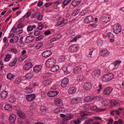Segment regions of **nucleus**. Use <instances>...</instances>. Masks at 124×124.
Segmentation results:
<instances>
[{
  "label": "nucleus",
  "instance_id": "nucleus-1",
  "mask_svg": "<svg viewBox=\"0 0 124 124\" xmlns=\"http://www.w3.org/2000/svg\"><path fill=\"white\" fill-rule=\"evenodd\" d=\"M56 63L55 59L53 58H51L48 59L46 61L45 64L47 67L50 68L55 65Z\"/></svg>",
  "mask_w": 124,
  "mask_h": 124
},
{
  "label": "nucleus",
  "instance_id": "nucleus-2",
  "mask_svg": "<svg viewBox=\"0 0 124 124\" xmlns=\"http://www.w3.org/2000/svg\"><path fill=\"white\" fill-rule=\"evenodd\" d=\"M114 77L113 74L109 73L104 75L102 78V80L104 82H107L112 79Z\"/></svg>",
  "mask_w": 124,
  "mask_h": 124
},
{
  "label": "nucleus",
  "instance_id": "nucleus-3",
  "mask_svg": "<svg viewBox=\"0 0 124 124\" xmlns=\"http://www.w3.org/2000/svg\"><path fill=\"white\" fill-rule=\"evenodd\" d=\"M113 29L114 33L119 34L121 31V27L119 24H117L113 26Z\"/></svg>",
  "mask_w": 124,
  "mask_h": 124
},
{
  "label": "nucleus",
  "instance_id": "nucleus-4",
  "mask_svg": "<svg viewBox=\"0 0 124 124\" xmlns=\"http://www.w3.org/2000/svg\"><path fill=\"white\" fill-rule=\"evenodd\" d=\"M16 116L13 114L10 115L8 120L10 123L11 124H15L16 120Z\"/></svg>",
  "mask_w": 124,
  "mask_h": 124
},
{
  "label": "nucleus",
  "instance_id": "nucleus-5",
  "mask_svg": "<svg viewBox=\"0 0 124 124\" xmlns=\"http://www.w3.org/2000/svg\"><path fill=\"white\" fill-rule=\"evenodd\" d=\"M79 47L75 45H73L70 46L69 49L70 52H74L77 51Z\"/></svg>",
  "mask_w": 124,
  "mask_h": 124
},
{
  "label": "nucleus",
  "instance_id": "nucleus-6",
  "mask_svg": "<svg viewBox=\"0 0 124 124\" xmlns=\"http://www.w3.org/2000/svg\"><path fill=\"white\" fill-rule=\"evenodd\" d=\"M69 79L65 78L63 80L61 81V86L62 87L65 88L67 86V85L69 82Z\"/></svg>",
  "mask_w": 124,
  "mask_h": 124
},
{
  "label": "nucleus",
  "instance_id": "nucleus-7",
  "mask_svg": "<svg viewBox=\"0 0 124 124\" xmlns=\"http://www.w3.org/2000/svg\"><path fill=\"white\" fill-rule=\"evenodd\" d=\"M109 16L107 15H103L101 18V21L104 23H107L110 20Z\"/></svg>",
  "mask_w": 124,
  "mask_h": 124
},
{
  "label": "nucleus",
  "instance_id": "nucleus-8",
  "mask_svg": "<svg viewBox=\"0 0 124 124\" xmlns=\"http://www.w3.org/2000/svg\"><path fill=\"white\" fill-rule=\"evenodd\" d=\"M93 16L91 15L87 16L85 19V22L86 23H89L92 22L93 20Z\"/></svg>",
  "mask_w": 124,
  "mask_h": 124
},
{
  "label": "nucleus",
  "instance_id": "nucleus-9",
  "mask_svg": "<svg viewBox=\"0 0 124 124\" xmlns=\"http://www.w3.org/2000/svg\"><path fill=\"white\" fill-rule=\"evenodd\" d=\"M54 102L56 106L59 107L62 106L63 104L62 100L58 98L54 99Z\"/></svg>",
  "mask_w": 124,
  "mask_h": 124
},
{
  "label": "nucleus",
  "instance_id": "nucleus-10",
  "mask_svg": "<svg viewBox=\"0 0 124 124\" xmlns=\"http://www.w3.org/2000/svg\"><path fill=\"white\" fill-rule=\"evenodd\" d=\"M101 73V71L99 69H97L93 71L92 73V76L94 78L98 77Z\"/></svg>",
  "mask_w": 124,
  "mask_h": 124
},
{
  "label": "nucleus",
  "instance_id": "nucleus-11",
  "mask_svg": "<svg viewBox=\"0 0 124 124\" xmlns=\"http://www.w3.org/2000/svg\"><path fill=\"white\" fill-rule=\"evenodd\" d=\"M34 39V37L32 36H27L25 42L26 43H29L32 42Z\"/></svg>",
  "mask_w": 124,
  "mask_h": 124
},
{
  "label": "nucleus",
  "instance_id": "nucleus-12",
  "mask_svg": "<svg viewBox=\"0 0 124 124\" xmlns=\"http://www.w3.org/2000/svg\"><path fill=\"white\" fill-rule=\"evenodd\" d=\"M59 93L58 91H52L49 92L47 93L48 96L51 97H53L56 96Z\"/></svg>",
  "mask_w": 124,
  "mask_h": 124
},
{
  "label": "nucleus",
  "instance_id": "nucleus-13",
  "mask_svg": "<svg viewBox=\"0 0 124 124\" xmlns=\"http://www.w3.org/2000/svg\"><path fill=\"white\" fill-rule=\"evenodd\" d=\"M26 51L25 50H23L22 52V55L19 58V60L21 61H22L23 60L25 59L27 57L26 55H25V54L26 53Z\"/></svg>",
  "mask_w": 124,
  "mask_h": 124
},
{
  "label": "nucleus",
  "instance_id": "nucleus-14",
  "mask_svg": "<svg viewBox=\"0 0 124 124\" xmlns=\"http://www.w3.org/2000/svg\"><path fill=\"white\" fill-rule=\"evenodd\" d=\"M17 113L18 116L20 118L23 119L25 118V115L24 112L20 110H18L17 111Z\"/></svg>",
  "mask_w": 124,
  "mask_h": 124
},
{
  "label": "nucleus",
  "instance_id": "nucleus-15",
  "mask_svg": "<svg viewBox=\"0 0 124 124\" xmlns=\"http://www.w3.org/2000/svg\"><path fill=\"white\" fill-rule=\"evenodd\" d=\"M112 91V89L109 87L103 90V93L105 95H108Z\"/></svg>",
  "mask_w": 124,
  "mask_h": 124
},
{
  "label": "nucleus",
  "instance_id": "nucleus-16",
  "mask_svg": "<svg viewBox=\"0 0 124 124\" xmlns=\"http://www.w3.org/2000/svg\"><path fill=\"white\" fill-rule=\"evenodd\" d=\"M32 64L31 62H28L25 64L24 66V70H27L31 68L32 66Z\"/></svg>",
  "mask_w": 124,
  "mask_h": 124
},
{
  "label": "nucleus",
  "instance_id": "nucleus-17",
  "mask_svg": "<svg viewBox=\"0 0 124 124\" xmlns=\"http://www.w3.org/2000/svg\"><path fill=\"white\" fill-rule=\"evenodd\" d=\"M51 54V52L48 50L44 51L42 53V56L43 57H46L49 56Z\"/></svg>",
  "mask_w": 124,
  "mask_h": 124
},
{
  "label": "nucleus",
  "instance_id": "nucleus-18",
  "mask_svg": "<svg viewBox=\"0 0 124 124\" xmlns=\"http://www.w3.org/2000/svg\"><path fill=\"white\" fill-rule=\"evenodd\" d=\"M92 87V85L90 83H86L84 85V88L85 90H89L91 89Z\"/></svg>",
  "mask_w": 124,
  "mask_h": 124
},
{
  "label": "nucleus",
  "instance_id": "nucleus-19",
  "mask_svg": "<svg viewBox=\"0 0 124 124\" xmlns=\"http://www.w3.org/2000/svg\"><path fill=\"white\" fill-rule=\"evenodd\" d=\"M35 97L34 94L29 95L26 96V99L27 101H30L34 99Z\"/></svg>",
  "mask_w": 124,
  "mask_h": 124
},
{
  "label": "nucleus",
  "instance_id": "nucleus-20",
  "mask_svg": "<svg viewBox=\"0 0 124 124\" xmlns=\"http://www.w3.org/2000/svg\"><path fill=\"white\" fill-rule=\"evenodd\" d=\"M67 20L66 19L62 21L59 20L57 22V25H60L62 26L64 25L67 22Z\"/></svg>",
  "mask_w": 124,
  "mask_h": 124
},
{
  "label": "nucleus",
  "instance_id": "nucleus-21",
  "mask_svg": "<svg viewBox=\"0 0 124 124\" xmlns=\"http://www.w3.org/2000/svg\"><path fill=\"white\" fill-rule=\"evenodd\" d=\"M110 102L112 107L118 106L119 105L118 102L116 100H111L110 101Z\"/></svg>",
  "mask_w": 124,
  "mask_h": 124
},
{
  "label": "nucleus",
  "instance_id": "nucleus-22",
  "mask_svg": "<svg viewBox=\"0 0 124 124\" xmlns=\"http://www.w3.org/2000/svg\"><path fill=\"white\" fill-rule=\"evenodd\" d=\"M8 95V92L6 91H3L1 93L0 97L3 99H5L7 97Z\"/></svg>",
  "mask_w": 124,
  "mask_h": 124
},
{
  "label": "nucleus",
  "instance_id": "nucleus-23",
  "mask_svg": "<svg viewBox=\"0 0 124 124\" xmlns=\"http://www.w3.org/2000/svg\"><path fill=\"white\" fill-rule=\"evenodd\" d=\"M51 68V70L53 72H55L57 71L59 69V66L57 65H54Z\"/></svg>",
  "mask_w": 124,
  "mask_h": 124
},
{
  "label": "nucleus",
  "instance_id": "nucleus-24",
  "mask_svg": "<svg viewBox=\"0 0 124 124\" xmlns=\"http://www.w3.org/2000/svg\"><path fill=\"white\" fill-rule=\"evenodd\" d=\"M42 69L41 67L39 65L36 66L33 68V70L36 72H39Z\"/></svg>",
  "mask_w": 124,
  "mask_h": 124
},
{
  "label": "nucleus",
  "instance_id": "nucleus-25",
  "mask_svg": "<svg viewBox=\"0 0 124 124\" xmlns=\"http://www.w3.org/2000/svg\"><path fill=\"white\" fill-rule=\"evenodd\" d=\"M76 91V88L75 87L70 88L68 90V93L70 94L75 93Z\"/></svg>",
  "mask_w": 124,
  "mask_h": 124
},
{
  "label": "nucleus",
  "instance_id": "nucleus-26",
  "mask_svg": "<svg viewBox=\"0 0 124 124\" xmlns=\"http://www.w3.org/2000/svg\"><path fill=\"white\" fill-rule=\"evenodd\" d=\"M80 99L79 98H76L73 99L71 101V103L72 104H77L80 101Z\"/></svg>",
  "mask_w": 124,
  "mask_h": 124
},
{
  "label": "nucleus",
  "instance_id": "nucleus-27",
  "mask_svg": "<svg viewBox=\"0 0 124 124\" xmlns=\"http://www.w3.org/2000/svg\"><path fill=\"white\" fill-rule=\"evenodd\" d=\"M80 2V0H74L72 2V5L74 7H76L78 5Z\"/></svg>",
  "mask_w": 124,
  "mask_h": 124
},
{
  "label": "nucleus",
  "instance_id": "nucleus-28",
  "mask_svg": "<svg viewBox=\"0 0 124 124\" xmlns=\"http://www.w3.org/2000/svg\"><path fill=\"white\" fill-rule=\"evenodd\" d=\"M73 117V116L70 114H67L64 121H68L72 119Z\"/></svg>",
  "mask_w": 124,
  "mask_h": 124
},
{
  "label": "nucleus",
  "instance_id": "nucleus-29",
  "mask_svg": "<svg viewBox=\"0 0 124 124\" xmlns=\"http://www.w3.org/2000/svg\"><path fill=\"white\" fill-rule=\"evenodd\" d=\"M34 75V74L33 73H28L25 75V77L27 79H30Z\"/></svg>",
  "mask_w": 124,
  "mask_h": 124
},
{
  "label": "nucleus",
  "instance_id": "nucleus-30",
  "mask_svg": "<svg viewBox=\"0 0 124 124\" xmlns=\"http://www.w3.org/2000/svg\"><path fill=\"white\" fill-rule=\"evenodd\" d=\"M81 70V69L80 67H75L74 70L73 71L75 73H80Z\"/></svg>",
  "mask_w": 124,
  "mask_h": 124
},
{
  "label": "nucleus",
  "instance_id": "nucleus-31",
  "mask_svg": "<svg viewBox=\"0 0 124 124\" xmlns=\"http://www.w3.org/2000/svg\"><path fill=\"white\" fill-rule=\"evenodd\" d=\"M4 108L5 110H12V106L11 105L7 104L5 105Z\"/></svg>",
  "mask_w": 124,
  "mask_h": 124
},
{
  "label": "nucleus",
  "instance_id": "nucleus-32",
  "mask_svg": "<svg viewBox=\"0 0 124 124\" xmlns=\"http://www.w3.org/2000/svg\"><path fill=\"white\" fill-rule=\"evenodd\" d=\"M101 53L102 56H105L108 55V54H109V52L107 51V50H102L101 52Z\"/></svg>",
  "mask_w": 124,
  "mask_h": 124
},
{
  "label": "nucleus",
  "instance_id": "nucleus-33",
  "mask_svg": "<svg viewBox=\"0 0 124 124\" xmlns=\"http://www.w3.org/2000/svg\"><path fill=\"white\" fill-rule=\"evenodd\" d=\"M79 37L78 36L75 37H73V36H72L70 37V38L72 39L70 41V42L71 43L72 42L76 41H77L78 39L79 38Z\"/></svg>",
  "mask_w": 124,
  "mask_h": 124
},
{
  "label": "nucleus",
  "instance_id": "nucleus-34",
  "mask_svg": "<svg viewBox=\"0 0 124 124\" xmlns=\"http://www.w3.org/2000/svg\"><path fill=\"white\" fill-rule=\"evenodd\" d=\"M51 81L50 80H45L43 82V84L45 86H46L48 85L51 83Z\"/></svg>",
  "mask_w": 124,
  "mask_h": 124
},
{
  "label": "nucleus",
  "instance_id": "nucleus-35",
  "mask_svg": "<svg viewBox=\"0 0 124 124\" xmlns=\"http://www.w3.org/2000/svg\"><path fill=\"white\" fill-rule=\"evenodd\" d=\"M93 99L91 98L90 96H87L84 100V101L86 102H89L93 100Z\"/></svg>",
  "mask_w": 124,
  "mask_h": 124
},
{
  "label": "nucleus",
  "instance_id": "nucleus-36",
  "mask_svg": "<svg viewBox=\"0 0 124 124\" xmlns=\"http://www.w3.org/2000/svg\"><path fill=\"white\" fill-rule=\"evenodd\" d=\"M14 76L11 73H8L7 75V78L9 80H11L13 78Z\"/></svg>",
  "mask_w": 124,
  "mask_h": 124
},
{
  "label": "nucleus",
  "instance_id": "nucleus-37",
  "mask_svg": "<svg viewBox=\"0 0 124 124\" xmlns=\"http://www.w3.org/2000/svg\"><path fill=\"white\" fill-rule=\"evenodd\" d=\"M16 100V98L13 96L10 97L8 99L9 101L12 103L14 102Z\"/></svg>",
  "mask_w": 124,
  "mask_h": 124
},
{
  "label": "nucleus",
  "instance_id": "nucleus-38",
  "mask_svg": "<svg viewBox=\"0 0 124 124\" xmlns=\"http://www.w3.org/2000/svg\"><path fill=\"white\" fill-rule=\"evenodd\" d=\"M40 15V13L38 12L35 13L32 15L31 16V17L32 18L36 17H38Z\"/></svg>",
  "mask_w": 124,
  "mask_h": 124
},
{
  "label": "nucleus",
  "instance_id": "nucleus-39",
  "mask_svg": "<svg viewBox=\"0 0 124 124\" xmlns=\"http://www.w3.org/2000/svg\"><path fill=\"white\" fill-rule=\"evenodd\" d=\"M93 120L91 118H89L85 121V124H90Z\"/></svg>",
  "mask_w": 124,
  "mask_h": 124
},
{
  "label": "nucleus",
  "instance_id": "nucleus-40",
  "mask_svg": "<svg viewBox=\"0 0 124 124\" xmlns=\"http://www.w3.org/2000/svg\"><path fill=\"white\" fill-rule=\"evenodd\" d=\"M44 25L41 23H39V26L37 28V29L39 30H42L44 28Z\"/></svg>",
  "mask_w": 124,
  "mask_h": 124
},
{
  "label": "nucleus",
  "instance_id": "nucleus-41",
  "mask_svg": "<svg viewBox=\"0 0 124 124\" xmlns=\"http://www.w3.org/2000/svg\"><path fill=\"white\" fill-rule=\"evenodd\" d=\"M43 44L42 43L40 42L37 44L35 46L36 49H38L40 48L42 46Z\"/></svg>",
  "mask_w": 124,
  "mask_h": 124
},
{
  "label": "nucleus",
  "instance_id": "nucleus-42",
  "mask_svg": "<svg viewBox=\"0 0 124 124\" xmlns=\"http://www.w3.org/2000/svg\"><path fill=\"white\" fill-rule=\"evenodd\" d=\"M36 106V105L35 103H32L30 106V108L31 109L34 110Z\"/></svg>",
  "mask_w": 124,
  "mask_h": 124
},
{
  "label": "nucleus",
  "instance_id": "nucleus-43",
  "mask_svg": "<svg viewBox=\"0 0 124 124\" xmlns=\"http://www.w3.org/2000/svg\"><path fill=\"white\" fill-rule=\"evenodd\" d=\"M31 15V12L30 11H29L27 12L26 14L24 15L23 17L25 18H27L29 17Z\"/></svg>",
  "mask_w": 124,
  "mask_h": 124
},
{
  "label": "nucleus",
  "instance_id": "nucleus-44",
  "mask_svg": "<svg viewBox=\"0 0 124 124\" xmlns=\"http://www.w3.org/2000/svg\"><path fill=\"white\" fill-rule=\"evenodd\" d=\"M88 115V114L87 112L84 111L80 113V115L82 116H85Z\"/></svg>",
  "mask_w": 124,
  "mask_h": 124
},
{
  "label": "nucleus",
  "instance_id": "nucleus-45",
  "mask_svg": "<svg viewBox=\"0 0 124 124\" xmlns=\"http://www.w3.org/2000/svg\"><path fill=\"white\" fill-rule=\"evenodd\" d=\"M71 0H65L63 1V4L64 6L67 5L70 1Z\"/></svg>",
  "mask_w": 124,
  "mask_h": 124
},
{
  "label": "nucleus",
  "instance_id": "nucleus-46",
  "mask_svg": "<svg viewBox=\"0 0 124 124\" xmlns=\"http://www.w3.org/2000/svg\"><path fill=\"white\" fill-rule=\"evenodd\" d=\"M102 105L106 106L108 104V101L106 100H104L102 101Z\"/></svg>",
  "mask_w": 124,
  "mask_h": 124
},
{
  "label": "nucleus",
  "instance_id": "nucleus-47",
  "mask_svg": "<svg viewBox=\"0 0 124 124\" xmlns=\"http://www.w3.org/2000/svg\"><path fill=\"white\" fill-rule=\"evenodd\" d=\"M19 24L17 25V28H22L24 27L23 24L21 23V21L19 22Z\"/></svg>",
  "mask_w": 124,
  "mask_h": 124
},
{
  "label": "nucleus",
  "instance_id": "nucleus-48",
  "mask_svg": "<svg viewBox=\"0 0 124 124\" xmlns=\"http://www.w3.org/2000/svg\"><path fill=\"white\" fill-rule=\"evenodd\" d=\"M10 51L12 53L16 54L17 52V50L15 48H12L11 49Z\"/></svg>",
  "mask_w": 124,
  "mask_h": 124
},
{
  "label": "nucleus",
  "instance_id": "nucleus-49",
  "mask_svg": "<svg viewBox=\"0 0 124 124\" xmlns=\"http://www.w3.org/2000/svg\"><path fill=\"white\" fill-rule=\"evenodd\" d=\"M121 62V61L120 60L116 61L114 63V65L115 66H117Z\"/></svg>",
  "mask_w": 124,
  "mask_h": 124
},
{
  "label": "nucleus",
  "instance_id": "nucleus-50",
  "mask_svg": "<svg viewBox=\"0 0 124 124\" xmlns=\"http://www.w3.org/2000/svg\"><path fill=\"white\" fill-rule=\"evenodd\" d=\"M97 44L98 46H101L102 45L103 42L101 40H98L97 41Z\"/></svg>",
  "mask_w": 124,
  "mask_h": 124
},
{
  "label": "nucleus",
  "instance_id": "nucleus-51",
  "mask_svg": "<svg viewBox=\"0 0 124 124\" xmlns=\"http://www.w3.org/2000/svg\"><path fill=\"white\" fill-rule=\"evenodd\" d=\"M80 12V10L79 9H77L73 13L74 16H75L78 14Z\"/></svg>",
  "mask_w": 124,
  "mask_h": 124
},
{
  "label": "nucleus",
  "instance_id": "nucleus-52",
  "mask_svg": "<svg viewBox=\"0 0 124 124\" xmlns=\"http://www.w3.org/2000/svg\"><path fill=\"white\" fill-rule=\"evenodd\" d=\"M108 124H112L113 120L112 118H110L108 120Z\"/></svg>",
  "mask_w": 124,
  "mask_h": 124
},
{
  "label": "nucleus",
  "instance_id": "nucleus-53",
  "mask_svg": "<svg viewBox=\"0 0 124 124\" xmlns=\"http://www.w3.org/2000/svg\"><path fill=\"white\" fill-rule=\"evenodd\" d=\"M17 29L16 28L13 27L11 31H12V32L14 33H17Z\"/></svg>",
  "mask_w": 124,
  "mask_h": 124
},
{
  "label": "nucleus",
  "instance_id": "nucleus-54",
  "mask_svg": "<svg viewBox=\"0 0 124 124\" xmlns=\"http://www.w3.org/2000/svg\"><path fill=\"white\" fill-rule=\"evenodd\" d=\"M61 0H57L55 1L54 4L57 5L61 3Z\"/></svg>",
  "mask_w": 124,
  "mask_h": 124
},
{
  "label": "nucleus",
  "instance_id": "nucleus-55",
  "mask_svg": "<svg viewBox=\"0 0 124 124\" xmlns=\"http://www.w3.org/2000/svg\"><path fill=\"white\" fill-rule=\"evenodd\" d=\"M99 88L97 90V92L98 93H99L100 92L101 90L102 89V85H99Z\"/></svg>",
  "mask_w": 124,
  "mask_h": 124
},
{
  "label": "nucleus",
  "instance_id": "nucleus-56",
  "mask_svg": "<svg viewBox=\"0 0 124 124\" xmlns=\"http://www.w3.org/2000/svg\"><path fill=\"white\" fill-rule=\"evenodd\" d=\"M93 49H90L89 54L88 55V56L89 57H91L92 54V53L93 51Z\"/></svg>",
  "mask_w": 124,
  "mask_h": 124
},
{
  "label": "nucleus",
  "instance_id": "nucleus-57",
  "mask_svg": "<svg viewBox=\"0 0 124 124\" xmlns=\"http://www.w3.org/2000/svg\"><path fill=\"white\" fill-rule=\"evenodd\" d=\"M71 12L70 11H67L66 13L65 16L67 17H68L70 15Z\"/></svg>",
  "mask_w": 124,
  "mask_h": 124
},
{
  "label": "nucleus",
  "instance_id": "nucleus-58",
  "mask_svg": "<svg viewBox=\"0 0 124 124\" xmlns=\"http://www.w3.org/2000/svg\"><path fill=\"white\" fill-rule=\"evenodd\" d=\"M26 92L28 93H31L32 92V89L31 88H28L26 89Z\"/></svg>",
  "mask_w": 124,
  "mask_h": 124
},
{
  "label": "nucleus",
  "instance_id": "nucleus-59",
  "mask_svg": "<svg viewBox=\"0 0 124 124\" xmlns=\"http://www.w3.org/2000/svg\"><path fill=\"white\" fill-rule=\"evenodd\" d=\"M40 32L41 31H40L37 30L34 32V34L36 36H38L40 34Z\"/></svg>",
  "mask_w": 124,
  "mask_h": 124
},
{
  "label": "nucleus",
  "instance_id": "nucleus-60",
  "mask_svg": "<svg viewBox=\"0 0 124 124\" xmlns=\"http://www.w3.org/2000/svg\"><path fill=\"white\" fill-rule=\"evenodd\" d=\"M13 39L15 43H16L18 40V38L17 36H14Z\"/></svg>",
  "mask_w": 124,
  "mask_h": 124
},
{
  "label": "nucleus",
  "instance_id": "nucleus-61",
  "mask_svg": "<svg viewBox=\"0 0 124 124\" xmlns=\"http://www.w3.org/2000/svg\"><path fill=\"white\" fill-rule=\"evenodd\" d=\"M43 38V36H39L36 38V40L37 41H39L41 40Z\"/></svg>",
  "mask_w": 124,
  "mask_h": 124
},
{
  "label": "nucleus",
  "instance_id": "nucleus-62",
  "mask_svg": "<svg viewBox=\"0 0 124 124\" xmlns=\"http://www.w3.org/2000/svg\"><path fill=\"white\" fill-rule=\"evenodd\" d=\"M33 29L32 27L31 26H29L27 28V30L28 31H32Z\"/></svg>",
  "mask_w": 124,
  "mask_h": 124
},
{
  "label": "nucleus",
  "instance_id": "nucleus-63",
  "mask_svg": "<svg viewBox=\"0 0 124 124\" xmlns=\"http://www.w3.org/2000/svg\"><path fill=\"white\" fill-rule=\"evenodd\" d=\"M86 13V12L85 10H83L80 12V15L82 16L85 15Z\"/></svg>",
  "mask_w": 124,
  "mask_h": 124
},
{
  "label": "nucleus",
  "instance_id": "nucleus-64",
  "mask_svg": "<svg viewBox=\"0 0 124 124\" xmlns=\"http://www.w3.org/2000/svg\"><path fill=\"white\" fill-rule=\"evenodd\" d=\"M118 123H119V124H124V122L123 120L120 119H118Z\"/></svg>",
  "mask_w": 124,
  "mask_h": 124
}]
</instances>
